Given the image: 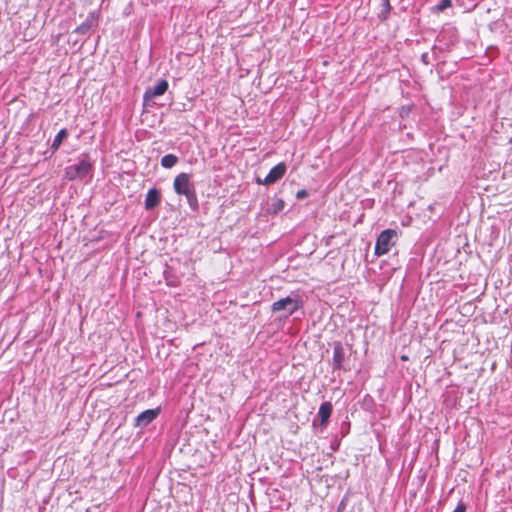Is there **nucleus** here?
Segmentation results:
<instances>
[{
    "mask_svg": "<svg viewBox=\"0 0 512 512\" xmlns=\"http://www.w3.org/2000/svg\"><path fill=\"white\" fill-rule=\"evenodd\" d=\"M396 237L397 232L393 229H386L382 231L376 240L375 255L382 256L388 253L390 248L395 244L394 239Z\"/></svg>",
    "mask_w": 512,
    "mask_h": 512,
    "instance_id": "4",
    "label": "nucleus"
},
{
    "mask_svg": "<svg viewBox=\"0 0 512 512\" xmlns=\"http://www.w3.org/2000/svg\"><path fill=\"white\" fill-rule=\"evenodd\" d=\"M453 512H466V504L460 501Z\"/></svg>",
    "mask_w": 512,
    "mask_h": 512,
    "instance_id": "19",
    "label": "nucleus"
},
{
    "mask_svg": "<svg viewBox=\"0 0 512 512\" xmlns=\"http://www.w3.org/2000/svg\"><path fill=\"white\" fill-rule=\"evenodd\" d=\"M173 188L176 194L186 197L192 211L197 212L199 210L196 188L195 184L191 181L190 174L185 172L178 174L174 179Z\"/></svg>",
    "mask_w": 512,
    "mask_h": 512,
    "instance_id": "1",
    "label": "nucleus"
},
{
    "mask_svg": "<svg viewBox=\"0 0 512 512\" xmlns=\"http://www.w3.org/2000/svg\"><path fill=\"white\" fill-rule=\"evenodd\" d=\"M307 196H308V192H307V190H305V189H301V190H299V191L297 192V194H296V198H297L298 200H302V199L306 198Z\"/></svg>",
    "mask_w": 512,
    "mask_h": 512,
    "instance_id": "18",
    "label": "nucleus"
},
{
    "mask_svg": "<svg viewBox=\"0 0 512 512\" xmlns=\"http://www.w3.org/2000/svg\"><path fill=\"white\" fill-rule=\"evenodd\" d=\"M159 413H160V408L148 409V410L141 412L135 418L134 426L140 427V428L148 426L151 422H153L158 417Z\"/></svg>",
    "mask_w": 512,
    "mask_h": 512,
    "instance_id": "7",
    "label": "nucleus"
},
{
    "mask_svg": "<svg viewBox=\"0 0 512 512\" xmlns=\"http://www.w3.org/2000/svg\"><path fill=\"white\" fill-rule=\"evenodd\" d=\"M421 59H422V62H423V63H425V64H429V55H428V53H427V52H426V53H423V54L421 55Z\"/></svg>",
    "mask_w": 512,
    "mask_h": 512,
    "instance_id": "20",
    "label": "nucleus"
},
{
    "mask_svg": "<svg viewBox=\"0 0 512 512\" xmlns=\"http://www.w3.org/2000/svg\"><path fill=\"white\" fill-rule=\"evenodd\" d=\"M285 202L282 199H275L271 204L272 212L277 214L284 209Z\"/></svg>",
    "mask_w": 512,
    "mask_h": 512,
    "instance_id": "16",
    "label": "nucleus"
},
{
    "mask_svg": "<svg viewBox=\"0 0 512 512\" xmlns=\"http://www.w3.org/2000/svg\"><path fill=\"white\" fill-rule=\"evenodd\" d=\"M348 358L346 349L343 344L339 341L333 343V358L331 362L332 370H343L349 371L350 368L345 365V361Z\"/></svg>",
    "mask_w": 512,
    "mask_h": 512,
    "instance_id": "5",
    "label": "nucleus"
},
{
    "mask_svg": "<svg viewBox=\"0 0 512 512\" xmlns=\"http://www.w3.org/2000/svg\"><path fill=\"white\" fill-rule=\"evenodd\" d=\"M452 5L451 0H441L440 3L436 6V10L438 12H443L445 9Z\"/></svg>",
    "mask_w": 512,
    "mask_h": 512,
    "instance_id": "17",
    "label": "nucleus"
},
{
    "mask_svg": "<svg viewBox=\"0 0 512 512\" xmlns=\"http://www.w3.org/2000/svg\"><path fill=\"white\" fill-rule=\"evenodd\" d=\"M178 162V157L174 154H167L162 157L161 159V165L166 168L170 169L174 167Z\"/></svg>",
    "mask_w": 512,
    "mask_h": 512,
    "instance_id": "15",
    "label": "nucleus"
},
{
    "mask_svg": "<svg viewBox=\"0 0 512 512\" xmlns=\"http://www.w3.org/2000/svg\"><path fill=\"white\" fill-rule=\"evenodd\" d=\"M313 426L316 427L317 426V419H314L313 420Z\"/></svg>",
    "mask_w": 512,
    "mask_h": 512,
    "instance_id": "22",
    "label": "nucleus"
},
{
    "mask_svg": "<svg viewBox=\"0 0 512 512\" xmlns=\"http://www.w3.org/2000/svg\"><path fill=\"white\" fill-rule=\"evenodd\" d=\"M391 9H392V7H391V4H390V0H381V11L378 14V18L381 21L387 20L388 17H389Z\"/></svg>",
    "mask_w": 512,
    "mask_h": 512,
    "instance_id": "14",
    "label": "nucleus"
},
{
    "mask_svg": "<svg viewBox=\"0 0 512 512\" xmlns=\"http://www.w3.org/2000/svg\"><path fill=\"white\" fill-rule=\"evenodd\" d=\"M163 276L166 281V284L170 287H177L180 284V279L176 275L174 269L167 264L165 265Z\"/></svg>",
    "mask_w": 512,
    "mask_h": 512,
    "instance_id": "12",
    "label": "nucleus"
},
{
    "mask_svg": "<svg viewBox=\"0 0 512 512\" xmlns=\"http://www.w3.org/2000/svg\"><path fill=\"white\" fill-rule=\"evenodd\" d=\"M169 84L167 80L161 79L153 87H149L143 95V103L145 106H150L155 97L163 95L168 90Z\"/></svg>",
    "mask_w": 512,
    "mask_h": 512,
    "instance_id": "6",
    "label": "nucleus"
},
{
    "mask_svg": "<svg viewBox=\"0 0 512 512\" xmlns=\"http://www.w3.org/2000/svg\"><path fill=\"white\" fill-rule=\"evenodd\" d=\"M161 202V192L157 188L148 190L145 198V209L150 211L157 207Z\"/></svg>",
    "mask_w": 512,
    "mask_h": 512,
    "instance_id": "10",
    "label": "nucleus"
},
{
    "mask_svg": "<svg viewBox=\"0 0 512 512\" xmlns=\"http://www.w3.org/2000/svg\"><path fill=\"white\" fill-rule=\"evenodd\" d=\"M303 307V301L298 296H287L285 298H281L278 301L274 302L271 306L272 312L284 311L285 317H288L294 314L297 310Z\"/></svg>",
    "mask_w": 512,
    "mask_h": 512,
    "instance_id": "3",
    "label": "nucleus"
},
{
    "mask_svg": "<svg viewBox=\"0 0 512 512\" xmlns=\"http://www.w3.org/2000/svg\"><path fill=\"white\" fill-rule=\"evenodd\" d=\"M68 137V131L66 128L61 129L57 135L55 136L52 144H51V150L52 152H55L59 149L62 142Z\"/></svg>",
    "mask_w": 512,
    "mask_h": 512,
    "instance_id": "13",
    "label": "nucleus"
},
{
    "mask_svg": "<svg viewBox=\"0 0 512 512\" xmlns=\"http://www.w3.org/2000/svg\"><path fill=\"white\" fill-rule=\"evenodd\" d=\"M510 273L512 274V267H510Z\"/></svg>",
    "mask_w": 512,
    "mask_h": 512,
    "instance_id": "23",
    "label": "nucleus"
},
{
    "mask_svg": "<svg viewBox=\"0 0 512 512\" xmlns=\"http://www.w3.org/2000/svg\"><path fill=\"white\" fill-rule=\"evenodd\" d=\"M256 183H257V184H260V185H265V184L263 183V179H261L260 177H257V178H256Z\"/></svg>",
    "mask_w": 512,
    "mask_h": 512,
    "instance_id": "21",
    "label": "nucleus"
},
{
    "mask_svg": "<svg viewBox=\"0 0 512 512\" xmlns=\"http://www.w3.org/2000/svg\"><path fill=\"white\" fill-rule=\"evenodd\" d=\"M332 411H333V406H332L331 402L326 401L320 405L319 411H318V418L320 420L319 425L322 428H326V426L329 422V419L331 417Z\"/></svg>",
    "mask_w": 512,
    "mask_h": 512,
    "instance_id": "11",
    "label": "nucleus"
},
{
    "mask_svg": "<svg viewBox=\"0 0 512 512\" xmlns=\"http://www.w3.org/2000/svg\"><path fill=\"white\" fill-rule=\"evenodd\" d=\"M96 25L97 17L94 12H91L87 16L86 20L81 25L75 28L74 33L81 35L90 34L93 27H95Z\"/></svg>",
    "mask_w": 512,
    "mask_h": 512,
    "instance_id": "9",
    "label": "nucleus"
},
{
    "mask_svg": "<svg viewBox=\"0 0 512 512\" xmlns=\"http://www.w3.org/2000/svg\"><path fill=\"white\" fill-rule=\"evenodd\" d=\"M286 170L287 166L285 163H278L269 171L268 175L263 179V183L267 186L276 183L285 175Z\"/></svg>",
    "mask_w": 512,
    "mask_h": 512,
    "instance_id": "8",
    "label": "nucleus"
},
{
    "mask_svg": "<svg viewBox=\"0 0 512 512\" xmlns=\"http://www.w3.org/2000/svg\"><path fill=\"white\" fill-rule=\"evenodd\" d=\"M94 171V162L89 154L84 153L80 156L77 163L65 168V177L69 180L91 178Z\"/></svg>",
    "mask_w": 512,
    "mask_h": 512,
    "instance_id": "2",
    "label": "nucleus"
}]
</instances>
